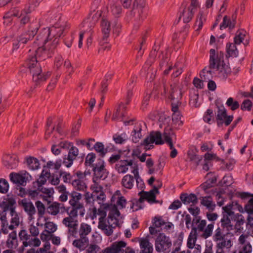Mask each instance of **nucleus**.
<instances>
[{
  "instance_id": "obj_4",
  "label": "nucleus",
  "mask_w": 253,
  "mask_h": 253,
  "mask_svg": "<svg viewBox=\"0 0 253 253\" xmlns=\"http://www.w3.org/2000/svg\"><path fill=\"white\" fill-rule=\"evenodd\" d=\"M27 65L33 75V80L36 84H40L44 82L50 76L49 73L46 74L42 73L41 66L37 63V58L34 57H32L28 60Z\"/></svg>"
},
{
  "instance_id": "obj_19",
  "label": "nucleus",
  "mask_w": 253,
  "mask_h": 253,
  "mask_svg": "<svg viewBox=\"0 0 253 253\" xmlns=\"http://www.w3.org/2000/svg\"><path fill=\"white\" fill-rule=\"evenodd\" d=\"M9 177L12 182L21 185H24L31 178V176L26 171L20 173H11Z\"/></svg>"
},
{
  "instance_id": "obj_14",
  "label": "nucleus",
  "mask_w": 253,
  "mask_h": 253,
  "mask_svg": "<svg viewBox=\"0 0 253 253\" xmlns=\"http://www.w3.org/2000/svg\"><path fill=\"white\" fill-rule=\"evenodd\" d=\"M44 230L40 235L41 239L42 241H48L52 237V235L57 230V226L53 222L47 221L44 224Z\"/></svg>"
},
{
  "instance_id": "obj_20",
  "label": "nucleus",
  "mask_w": 253,
  "mask_h": 253,
  "mask_svg": "<svg viewBox=\"0 0 253 253\" xmlns=\"http://www.w3.org/2000/svg\"><path fill=\"white\" fill-rule=\"evenodd\" d=\"M79 153L78 149L73 145H72L69 149L68 155L64 158L63 164L67 168L70 167L73 165V161L79 155Z\"/></svg>"
},
{
  "instance_id": "obj_18",
  "label": "nucleus",
  "mask_w": 253,
  "mask_h": 253,
  "mask_svg": "<svg viewBox=\"0 0 253 253\" xmlns=\"http://www.w3.org/2000/svg\"><path fill=\"white\" fill-rule=\"evenodd\" d=\"M171 241L164 233H159V252L169 253L171 247Z\"/></svg>"
},
{
  "instance_id": "obj_5",
  "label": "nucleus",
  "mask_w": 253,
  "mask_h": 253,
  "mask_svg": "<svg viewBox=\"0 0 253 253\" xmlns=\"http://www.w3.org/2000/svg\"><path fill=\"white\" fill-rule=\"evenodd\" d=\"M49 35V29H44L42 33L37 37V40L39 41V42L37 43L35 42L34 43H38V45L43 43L44 44L43 46L52 54L58 43L59 39L57 37H53V39L48 40V37Z\"/></svg>"
},
{
  "instance_id": "obj_53",
  "label": "nucleus",
  "mask_w": 253,
  "mask_h": 253,
  "mask_svg": "<svg viewBox=\"0 0 253 253\" xmlns=\"http://www.w3.org/2000/svg\"><path fill=\"white\" fill-rule=\"evenodd\" d=\"M246 31L244 30H240L237 31L235 37H234L235 43L240 44L242 42L246 36Z\"/></svg>"
},
{
  "instance_id": "obj_35",
  "label": "nucleus",
  "mask_w": 253,
  "mask_h": 253,
  "mask_svg": "<svg viewBox=\"0 0 253 253\" xmlns=\"http://www.w3.org/2000/svg\"><path fill=\"white\" fill-rule=\"evenodd\" d=\"M82 194L76 191H72L69 194V203L70 205L74 206L83 204V203L80 202L82 199Z\"/></svg>"
},
{
  "instance_id": "obj_58",
  "label": "nucleus",
  "mask_w": 253,
  "mask_h": 253,
  "mask_svg": "<svg viewBox=\"0 0 253 253\" xmlns=\"http://www.w3.org/2000/svg\"><path fill=\"white\" fill-rule=\"evenodd\" d=\"M225 235L224 234L221 229L218 227L214 231V234L213 236V240L214 242H217L222 240L224 239Z\"/></svg>"
},
{
  "instance_id": "obj_21",
  "label": "nucleus",
  "mask_w": 253,
  "mask_h": 253,
  "mask_svg": "<svg viewBox=\"0 0 253 253\" xmlns=\"http://www.w3.org/2000/svg\"><path fill=\"white\" fill-rule=\"evenodd\" d=\"M178 104V102H177L176 103H175L173 102L171 103V109L173 112L172 122L173 125L175 126H179L183 124V122L181 120L182 115H181L180 112L179 110Z\"/></svg>"
},
{
  "instance_id": "obj_33",
  "label": "nucleus",
  "mask_w": 253,
  "mask_h": 253,
  "mask_svg": "<svg viewBox=\"0 0 253 253\" xmlns=\"http://www.w3.org/2000/svg\"><path fill=\"white\" fill-rule=\"evenodd\" d=\"M17 234L15 231L10 233L6 242V246L8 249H15L18 246Z\"/></svg>"
},
{
  "instance_id": "obj_28",
  "label": "nucleus",
  "mask_w": 253,
  "mask_h": 253,
  "mask_svg": "<svg viewBox=\"0 0 253 253\" xmlns=\"http://www.w3.org/2000/svg\"><path fill=\"white\" fill-rule=\"evenodd\" d=\"M72 243L73 246L80 251L84 250L89 246L88 238L79 237L76 238Z\"/></svg>"
},
{
  "instance_id": "obj_31",
  "label": "nucleus",
  "mask_w": 253,
  "mask_h": 253,
  "mask_svg": "<svg viewBox=\"0 0 253 253\" xmlns=\"http://www.w3.org/2000/svg\"><path fill=\"white\" fill-rule=\"evenodd\" d=\"M85 210L84 204L71 206V210L68 212V214H71L73 216L78 218V215L83 217L85 214Z\"/></svg>"
},
{
  "instance_id": "obj_11",
  "label": "nucleus",
  "mask_w": 253,
  "mask_h": 253,
  "mask_svg": "<svg viewBox=\"0 0 253 253\" xmlns=\"http://www.w3.org/2000/svg\"><path fill=\"white\" fill-rule=\"evenodd\" d=\"M173 135V132L169 129L166 130V132L163 135L159 132V145L163 144L164 143H166L169 145L170 149L171 150L170 156L172 158H175L177 154V150L174 148L172 142Z\"/></svg>"
},
{
  "instance_id": "obj_30",
  "label": "nucleus",
  "mask_w": 253,
  "mask_h": 253,
  "mask_svg": "<svg viewBox=\"0 0 253 253\" xmlns=\"http://www.w3.org/2000/svg\"><path fill=\"white\" fill-rule=\"evenodd\" d=\"M92 34V25H90L86 30L82 31L80 34L78 47L81 48L83 45V40L85 35L87 37V44H90L91 43V36Z\"/></svg>"
},
{
  "instance_id": "obj_49",
  "label": "nucleus",
  "mask_w": 253,
  "mask_h": 253,
  "mask_svg": "<svg viewBox=\"0 0 253 253\" xmlns=\"http://www.w3.org/2000/svg\"><path fill=\"white\" fill-rule=\"evenodd\" d=\"M27 165L31 170H36L39 168L40 163L39 160L34 157H29L27 159Z\"/></svg>"
},
{
  "instance_id": "obj_42",
  "label": "nucleus",
  "mask_w": 253,
  "mask_h": 253,
  "mask_svg": "<svg viewBox=\"0 0 253 253\" xmlns=\"http://www.w3.org/2000/svg\"><path fill=\"white\" fill-rule=\"evenodd\" d=\"M126 245V243L124 241L116 242L112 244L109 247L107 248L111 249L112 253H123L124 250L123 248H125Z\"/></svg>"
},
{
  "instance_id": "obj_26",
  "label": "nucleus",
  "mask_w": 253,
  "mask_h": 253,
  "mask_svg": "<svg viewBox=\"0 0 253 253\" xmlns=\"http://www.w3.org/2000/svg\"><path fill=\"white\" fill-rule=\"evenodd\" d=\"M197 7L195 6L190 5L187 8L183 10L182 14L179 17V19L182 17L183 22L184 23H188L192 19L194 14L197 10Z\"/></svg>"
},
{
  "instance_id": "obj_7",
  "label": "nucleus",
  "mask_w": 253,
  "mask_h": 253,
  "mask_svg": "<svg viewBox=\"0 0 253 253\" xmlns=\"http://www.w3.org/2000/svg\"><path fill=\"white\" fill-rule=\"evenodd\" d=\"M154 143L158 145V131L151 132L150 135L144 139L143 143L132 150V155L137 157H139L142 152V146H145V149H149Z\"/></svg>"
},
{
  "instance_id": "obj_40",
  "label": "nucleus",
  "mask_w": 253,
  "mask_h": 253,
  "mask_svg": "<svg viewBox=\"0 0 253 253\" xmlns=\"http://www.w3.org/2000/svg\"><path fill=\"white\" fill-rule=\"evenodd\" d=\"M170 121L169 117L165 114H161L159 116V127H164V132L163 134L166 132V130L169 129L172 132L171 128L169 126V124Z\"/></svg>"
},
{
  "instance_id": "obj_13",
  "label": "nucleus",
  "mask_w": 253,
  "mask_h": 253,
  "mask_svg": "<svg viewBox=\"0 0 253 253\" xmlns=\"http://www.w3.org/2000/svg\"><path fill=\"white\" fill-rule=\"evenodd\" d=\"M93 177L92 179H104L108 175V172L105 168V163L101 159L98 160L97 163L93 169Z\"/></svg>"
},
{
  "instance_id": "obj_60",
  "label": "nucleus",
  "mask_w": 253,
  "mask_h": 253,
  "mask_svg": "<svg viewBox=\"0 0 253 253\" xmlns=\"http://www.w3.org/2000/svg\"><path fill=\"white\" fill-rule=\"evenodd\" d=\"M10 223V225L8 226V229L11 230H13L19 226L20 220L18 215H15L14 216H12Z\"/></svg>"
},
{
  "instance_id": "obj_55",
  "label": "nucleus",
  "mask_w": 253,
  "mask_h": 253,
  "mask_svg": "<svg viewBox=\"0 0 253 253\" xmlns=\"http://www.w3.org/2000/svg\"><path fill=\"white\" fill-rule=\"evenodd\" d=\"M72 184L74 188L80 191H84L86 188L85 183L80 179L74 180L72 182Z\"/></svg>"
},
{
  "instance_id": "obj_48",
  "label": "nucleus",
  "mask_w": 253,
  "mask_h": 253,
  "mask_svg": "<svg viewBox=\"0 0 253 253\" xmlns=\"http://www.w3.org/2000/svg\"><path fill=\"white\" fill-rule=\"evenodd\" d=\"M15 204L16 202L14 199L9 198L0 204V208L7 211H8V209L14 207Z\"/></svg>"
},
{
  "instance_id": "obj_24",
  "label": "nucleus",
  "mask_w": 253,
  "mask_h": 253,
  "mask_svg": "<svg viewBox=\"0 0 253 253\" xmlns=\"http://www.w3.org/2000/svg\"><path fill=\"white\" fill-rule=\"evenodd\" d=\"M100 26L103 35L102 39L103 40H106L109 37L112 29L111 21L107 17H103Z\"/></svg>"
},
{
  "instance_id": "obj_17",
  "label": "nucleus",
  "mask_w": 253,
  "mask_h": 253,
  "mask_svg": "<svg viewBox=\"0 0 253 253\" xmlns=\"http://www.w3.org/2000/svg\"><path fill=\"white\" fill-rule=\"evenodd\" d=\"M145 0H135L132 11L135 19L140 21L145 16L143 12V8L145 5Z\"/></svg>"
},
{
  "instance_id": "obj_57",
  "label": "nucleus",
  "mask_w": 253,
  "mask_h": 253,
  "mask_svg": "<svg viewBox=\"0 0 253 253\" xmlns=\"http://www.w3.org/2000/svg\"><path fill=\"white\" fill-rule=\"evenodd\" d=\"M94 148L101 157H103L107 153V150L105 149L104 145L101 142L96 143L94 145Z\"/></svg>"
},
{
  "instance_id": "obj_52",
  "label": "nucleus",
  "mask_w": 253,
  "mask_h": 253,
  "mask_svg": "<svg viewBox=\"0 0 253 253\" xmlns=\"http://www.w3.org/2000/svg\"><path fill=\"white\" fill-rule=\"evenodd\" d=\"M235 20H233L232 21H231L227 16H225L223 17L222 23L220 25V29L222 30V28L225 29L227 27H229L230 29H233L235 27Z\"/></svg>"
},
{
  "instance_id": "obj_39",
  "label": "nucleus",
  "mask_w": 253,
  "mask_h": 253,
  "mask_svg": "<svg viewBox=\"0 0 253 253\" xmlns=\"http://www.w3.org/2000/svg\"><path fill=\"white\" fill-rule=\"evenodd\" d=\"M91 231V228L89 225L85 223H82L79 229H78V235H79V237L88 238L87 235Z\"/></svg>"
},
{
  "instance_id": "obj_15",
  "label": "nucleus",
  "mask_w": 253,
  "mask_h": 253,
  "mask_svg": "<svg viewBox=\"0 0 253 253\" xmlns=\"http://www.w3.org/2000/svg\"><path fill=\"white\" fill-rule=\"evenodd\" d=\"M218 108L216 116L217 126H220L223 123L226 126H229L233 119V116L227 115L226 110L223 105L219 106Z\"/></svg>"
},
{
  "instance_id": "obj_45",
  "label": "nucleus",
  "mask_w": 253,
  "mask_h": 253,
  "mask_svg": "<svg viewBox=\"0 0 253 253\" xmlns=\"http://www.w3.org/2000/svg\"><path fill=\"white\" fill-rule=\"evenodd\" d=\"M232 221H236V224L234 225L235 229L240 230V227L245 223L244 216L240 213H235L233 211Z\"/></svg>"
},
{
  "instance_id": "obj_27",
  "label": "nucleus",
  "mask_w": 253,
  "mask_h": 253,
  "mask_svg": "<svg viewBox=\"0 0 253 253\" xmlns=\"http://www.w3.org/2000/svg\"><path fill=\"white\" fill-rule=\"evenodd\" d=\"M149 236L146 238H142L139 240L141 252L140 253H152L153 248L152 244L149 242Z\"/></svg>"
},
{
  "instance_id": "obj_8",
  "label": "nucleus",
  "mask_w": 253,
  "mask_h": 253,
  "mask_svg": "<svg viewBox=\"0 0 253 253\" xmlns=\"http://www.w3.org/2000/svg\"><path fill=\"white\" fill-rule=\"evenodd\" d=\"M38 28H35L22 33L16 38V41L13 43L12 52L19 48H22L24 45L31 41L37 34Z\"/></svg>"
},
{
  "instance_id": "obj_54",
  "label": "nucleus",
  "mask_w": 253,
  "mask_h": 253,
  "mask_svg": "<svg viewBox=\"0 0 253 253\" xmlns=\"http://www.w3.org/2000/svg\"><path fill=\"white\" fill-rule=\"evenodd\" d=\"M127 135L123 132L120 134H116L113 136V140L117 144H123L127 139Z\"/></svg>"
},
{
  "instance_id": "obj_16",
  "label": "nucleus",
  "mask_w": 253,
  "mask_h": 253,
  "mask_svg": "<svg viewBox=\"0 0 253 253\" xmlns=\"http://www.w3.org/2000/svg\"><path fill=\"white\" fill-rule=\"evenodd\" d=\"M18 204L27 214L28 220L30 221L33 220L35 218L34 215L36 213V210L33 204L25 199L19 201Z\"/></svg>"
},
{
  "instance_id": "obj_37",
  "label": "nucleus",
  "mask_w": 253,
  "mask_h": 253,
  "mask_svg": "<svg viewBox=\"0 0 253 253\" xmlns=\"http://www.w3.org/2000/svg\"><path fill=\"white\" fill-rule=\"evenodd\" d=\"M112 249L105 248L101 250V248L97 245L90 244L86 250V253H112Z\"/></svg>"
},
{
  "instance_id": "obj_23",
  "label": "nucleus",
  "mask_w": 253,
  "mask_h": 253,
  "mask_svg": "<svg viewBox=\"0 0 253 253\" xmlns=\"http://www.w3.org/2000/svg\"><path fill=\"white\" fill-rule=\"evenodd\" d=\"M93 184L90 186V189L92 191L93 193L99 194L97 196V199L102 202H103L106 198L105 195L103 191V187L100 184V180H97L92 179Z\"/></svg>"
},
{
  "instance_id": "obj_50",
  "label": "nucleus",
  "mask_w": 253,
  "mask_h": 253,
  "mask_svg": "<svg viewBox=\"0 0 253 253\" xmlns=\"http://www.w3.org/2000/svg\"><path fill=\"white\" fill-rule=\"evenodd\" d=\"M50 173L46 170H43L41 174V175L39 178L37 180L36 182L37 186H42L43 184L45 183L47 179L50 177Z\"/></svg>"
},
{
  "instance_id": "obj_32",
  "label": "nucleus",
  "mask_w": 253,
  "mask_h": 253,
  "mask_svg": "<svg viewBox=\"0 0 253 253\" xmlns=\"http://www.w3.org/2000/svg\"><path fill=\"white\" fill-rule=\"evenodd\" d=\"M3 162L5 166L12 169L17 166L18 160L17 156L15 155H7L4 157Z\"/></svg>"
},
{
  "instance_id": "obj_46",
  "label": "nucleus",
  "mask_w": 253,
  "mask_h": 253,
  "mask_svg": "<svg viewBox=\"0 0 253 253\" xmlns=\"http://www.w3.org/2000/svg\"><path fill=\"white\" fill-rule=\"evenodd\" d=\"M201 203L202 205L206 207L209 211H213L215 207V205L213 202L211 196L203 197L201 200Z\"/></svg>"
},
{
  "instance_id": "obj_43",
  "label": "nucleus",
  "mask_w": 253,
  "mask_h": 253,
  "mask_svg": "<svg viewBox=\"0 0 253 253\" xmlns=\"http://www.w3.org/2000/svg\"><path fill=\"white\" fill-rule=\"evenodd\" d=\"M134 182V177L130 174H126L123 177L122 184L126 188L130 189L133 186Z\"/></svg>"
},
{
  "instance_id": "obj_51",
  "label": "nucleus",
  "mask_w": 253,
  "mask_h": 253,
  "mask_svg": "<svg viewBox=\"0 0 253 253\" xmlns=\"http://www.w3.org/2000/svg\"><path fill=\"white\" fill-rule=\"evenodd\" d=\"M234 43H228L226 45L227 52L230 56L236 57L238 55V50Z\"/></svg>"
},
{
  "instance_id": "obj_22",
  "label": "nucleus",
  "mask_w": 253,
  "mask_h": 253,
  "mask_svg": "<svg viewBox=\"0 0 253 253\" xmlns=\"http://www.w3.org/2000/svg\"><path fill=\"white\" fill-rule=\"evenodd\" d=\"M51 54L50 51L43 46V47H39L33 55L29 56L27 60L32 57H34L37 58V63L42 60H44L47 58L50 57Z\"/></svg>"
},
{
  "instance_id": "obj_36",
  "label": "nucleus",
  "mask_w": 253,
  "mask_h": 253,
  "mask_svg": "<svg viewBox=\"0 0 253 253\" xmlns=\"http://www.w3.org/2000/svg\"><path fill=\"white\" fill-rule=\"evenodd\" d=\"M174 225L171 222L165 220L162 217L159 216V232L161 231L169 233L170 230L173 228Z\"/></svg>"
},
{
  "instance_id": "obj_41",
  "label": "nucleus",
  "mask_w": 253,
  "mask_h": 253,
  "mask_svg": "<svg viewBox=\"0 0 253 253\" xmlns=\"http://www.w3.org/2000/svg\"><path fill=\"white\" fill-rule=\"evenodd\" d=\"M62 208H64L63 204L53 202L47 207V210L49 214L56 215L60 212V210Z\"/></svg>"
},
{
  "instance_id": "obj_9",
  "label": "nucleus",
  "mask_w": 253,
  "mask_h": 253,
  "mask_svg": "<svg viewBox=\"0 0 253 253\" xmlns=\"http://www.w3.org/2000/svg\"><path fill=\"white\" fill-rule=\"evenodd\" d=\"M68 215L63 219L62 223L68 228L69 237L77 238L78 237L79 220L78 218L73 216L70 214H68Z\"/></svg>"
},
{
  "instance_id": "obj_61",
  "label": "nucleus",
  "mask_w": 253,
  "mask_h": 253,
  "mask_svg": "<svg viewBox=\"0 0 253 253\" xmlns=\"http://www.w3.org/2000/svg\"><path fill=\"white\" fill-rule=\"evenodd\" d=\"M35 205L37 208L40 216H42L45 213V208L44 204L40 201L36 202Z\"/></svg>"
},
{
  "instance_id": "obj_64",
  "label": "nucleus",
  "mask_w": 253,
  "mask_h": 253,
  "mask_svg": "<svg viewBox=\"0 0 253 253\" xmlns=\"http://www.w3.org/2000/svg\"><path fill=\"white\" fill-rule=\"evenodd\" d=\"M110 10L113 15H117L121 13L122 9L119 3L116 2L111 5Z\"/></svg>"
},
{
  "instance_id": "obj_38",
  "label": "nucleus",
  "mask_w": 253,
  "mask_h": 253,
  "mask_svg": "<svg viewBox=\"0 0 253 253\" xmlns=\"http://www.w3.org/2000/svg\"><path fill=\"white\" fill-rule=\"evenodd\" d=\"M142 126L140 124H137L134 126L131 132V140L134 143H137L141 138Z\"/></svg>"
},
{
  "instance_id": "obj_59",
  "label": "nucleus",
  "mask_w": 253,
  "mask_h": 253,
  "mask_svg": "<svg viewBox=\"0 0 253 253\" xmlns=\"http://www.w3.org/2000/svg\"><path fill=\"white\" fill-rule=\"evenodd\" d=\"M42 226L43 224H40L39 222H37L36 225L31 224L29 227V231L32 235L33 237H37L39 235L40 231L38 226Z\"/></svg>"
},
{
  "instance_id": "obj_6",
  "label": "nucleus",
  "mask_w": 253,
  "mask_h": 253,
  "mask_svg": "<svg viewBox=\"0 0 253 253\" xmlns=\"http://www.w3.org/2000/svg\"><path fill=\"white\" fill-rule=\"evenodd\" d=\"M233 206L231 205L222 207L223 217L221 219V226L223 229L229 232L235 229L234 225L232 224L231 220L233 217Z\"/></svg>"
},
{
  "instance_id": "obj_1",
  "label": "nucleus",
  "mask_w": 253,
  "mask_h": 253,
  "mask_svg": "<svg viewBox=\"0 0 253 253\" xmlns=\"http://www.w3.org/2000/svg\"><path fill=\"white\" fill-rule=\"evenodd\" d=\"M97 215L99 216L98 227L107 236L112 235L114 229L120 227L123 223V217L115 205L102 204L98 209L93 207L91 218H96Z\"/></svg>"
},
{
  "instance_id": "obj_10",
  "label": "nucleus",
  "mask_w": 253,
  "mask_h": 253,
  "mask_svg": "<svg viewBox=\"0 0 253 253\" xmlns=\"http://www.w3.org/2000/svg\"><path fill=\"white\" fill-rule=\"evenodd\" d=\"M129 168L131 169V172L134 177L138 175V168L131 160H121L115 165V169L119 173H124L127 172Z\"/></svg>"
},
{
  "instance_id": "obj_63",
  "label": "nucleus",
  "mask_w": 253,
  "mask_h": 253,
  "mask_svg": "<svg viewBox=\"0 0 253 253\" xmlns=\"http://www.w3.org/2000/svg\"><path fill=\"white\" fill-rule=\"evenodd\" d=\"M96 158L95 154L93 153H89L85 158V164L86 166H91Z\"/></svg>"
},
{
  "instance_id": "obj_47",
  "label": "nucleus",
  "mask_w": 253,
  "mask_h": 253,
  "mask_svg": "<svg viewBox=\"0 0 253 253\" xmlns=\"http://www.w3.org/2000/svg\"><path fill=\"white\" fill-rule=\"evenodd\" d=\"M121 109H126V106L123 103L119 104L118 107L113 115L112 120L113 121L117 120L120 117L123 118L126 116V114L122 112Z\"/></svg>"
},
{
  "instance_id": "obj_25",
  "label": "nucleus",
  "mask_w": 253,
  "mask_h": 253,
  "mask_svg": "<svg viewBox=\"0 0 253 253\" xmlns=\"http://www.w3.org/2000/svg\"><path fill=\"white\" fill-rule=\"evenodd\" d=\"M158 218L157 216H155L153 220L152 225L149 227V239L154 238L155 239V248L157 251H158V230L157 228L158 227Z\"/></svg>"
},
{
  "instance_id": "obj_12",
  "label": "nucleus",
  "mask_w": 253,
  "mask_h": 253,
  "mask_svg": "<svg viewBox=\"0 0 253 253\" xmlns=\"http://www.w3.org/2000/svg\"><path fill=\"white\" fill-rule=\"evenodd\" d=\"M158 193V188L156 186H154L148 192L144 191V190H142L138 193V195L140 196L139 202L142 203L145 200L150 204L156 203L157 202L156 201V194Z\"/></svg>"
},
{
  "instance_id": "obj_62",
  "label": "nucleus",
  "mask_w": 253,
  "mask_h": 253,
  "mask_svg": "<svg viewBox=\"0 0 253 253\" xmlns=\"http://www.w3.org/2000/svg\"><path fill=\"white\" fill-rule=\"evenodd\" d=\"M226 105L230 107L232 110H235L239 107V104L238 101H234L232 97L228 99L226 102Z\"/></svg>"
},
{
  "instance_id": "obj_2",
  "label": "nucleus",
  "mask_w": 253,
  "mask_h": 253,
  "mask_svg": "<svg viewBox=\"0 0 253 253\" xmlns=\"http://www.w3.org/2000/svg\"><path fill=\"white\" fill-rule=\"evenodd\" d=\"M196 225V227H193L188 238L187 247L189 249H193L197 239V231L202 232L201 237L204 239H207L212 235L213 229V223L209 224L207 226V221L205 219H201L200 216H197L192 220V225Z\"/></svg>"
},
{
  "instance_id": "obj_29",
  "label": "nucleus",
  "mask_w": 253,
  "mask_h": 253,
  "mask_svg": "<svg viewBox=\"0 0 253 253\" xmlns=\"http://www.w3.org/2000/svg\"><path fill=\"white\" fill-rule=\"evenodd\" d=\"M180 199L182 202L186 205L191 204L194 205L197 204L198 202L197 197L194 194L182 193Z\"/></svg>"
},
{
  "instance_id": "obj_34",
  "label": "nucleus",
  "mask_w": 253,
  "mask_h": 253,
  "mask_svg": "<svg viewBox=\"0 0 253 253\" xmlns=\"http://www.w3.org/2000/svg\"><path fill=\"white\" fill-rule=\"evenodd\" d=\"M65 24L64 23L60 24L59 23L55 24L54 26L49 29L50 34L52 33L54 37L58 38L62 36L65 29Z\"/></svg>"
},
{
  "instance_id": "obj_56",
  "label": "nucleus",
  "mask_w": 253,
  "mask_h": 253,
  "mask_svg": "<svg viewBox=\"0 0 253 253\" xmlns=\"http://www.w3.org/2000/svg\"><path fill=\"white\" fill-rule=\"evenodd\" d=\"M34 237V238H30L29 241L23 242V246L25 247L28 246L39 247L41 245L40 240L36 237Z\"/></svg>"
},
{
  "instance_id": "obj_3",
  "label": "nucleus",
  "mask_w": 253,
  "mask_h": 253,
  "mask_svg": "<svg viewBox=\"0 0 253 253\" xmlns=\"http://www.w3.org/2000/svg\"><path fill=\"white\" fill-rule=\"evenodd\" d=\"M222 53H216L215 50H210L209 68L216 69V75L220 80H225L230 75L231 69L224 61Z\"/></svg>"
},
{
  "instance_id": "obj_44",
  "label": "nucleus",
  "mask_w": 253,
  "mask_h": 253,
  "mask_svg": "<svg viewBox=\"0 0 253 253\" xmlns=\"http://www.w3.org/2000/svg\"><path fill=\"white\" fill-rule=\"evenodd\" d=\"M206 15L202 11H200L198 14L196 20L194 25V28L196 31H200L202 27L204 22L206 21Z\"/></svg>"
}]
</instances>
